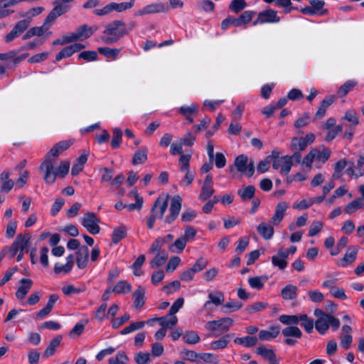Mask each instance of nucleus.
<instances>
[{"label":"nucleus","instance_id":"f257e3e1","mask_svg":"<svg viewBox=\"0 0 364 364\" xmlns=\"http://www.w3.org/2000/svg\"><path fill=\"white\" fill-rule=\"evenodd\" d=\"M135 26L133 21L127 24L122 20H114L105 26L102 39L106 44H113L128 35Z\"/></svg>","mask_w":364,"mask_h":364},{"label":"nucleus","instance_id":"f03ea898","mask_svg":"<svg viewBox=\"0 0 364 364\" xmlns=\"http://www.w3.org/2000/svg\"><path fill=\"white\" fill-rule=\"evenodd\" d=\"M314 314L317 318L315 321V328L320 334L324 335L330 327L333 331L339 328L340 321L332 314H326L321 309H316Z\"/></svg>","mask_w":364,"mask_h":364},{"label":"nucleus","instance_id":"7ed1b4c3","mask_svg":"<svg viewBox=\"0 0 364 364\" xmlns=\"http://www.w3.org/2000/svg\"><path fill=\"white\" fill-rule=\"evenodd\" d=\"M62 152L63 150L56 148L55 144L46 154L43 161L39 167V170L43 173L44 181L52 182L53 181V165H56L57 159Z\"/></svg>","mask_w":364,"mask_h":364},{"label":"nucleus","instance_id":"20e7f679","mask_svg":"<svg viewBox=\"0 0 364 364\" xmlns=\"http://www.w3.org/2000/svg\"><path fill=\"white\" fill-rule=\"evenodd\" d=\"M168 195H160L151 208V215L146 221L147 228L151 230L156 219H161L168 207Z\"/></svg>","mask_w":364,"mask_h":364},{"label":"nucleus","instance_id":"39448f33","mask_svg":"<svg viewBox=\"0 0 364 364\" xmlns=\"http://www.w3.org/2000/svg\"><path fill=\"white\" fill-rule=\"evenodd\" d=\"M31 235L30 233L18 234L15 240L9 247V252L10 258H13L18 253V250L28 252V247L30 245Z\"/></svg>","mask_w":364,"mask_h":364},{"label":"nucleus","instance_id":"423d86ee","mask_svg":"<svg viewBox=\"0 0 364 364\" xmlns=\"http://www.w3.org/2000/svg\"><path fill=\"white\" fill-rule=\"evenodd\" d=\"M234 165L239 172L247 177H251L255 172L253 160L251 159L249 161L248 157L244 154H240L235 158Z\"/></svg>","mask_w":364,"mask_h":364},{"label":"nucleus","instance_id":"0eeeda50","mask_svg":"<svg viewBox=\"0 0 364 364\" xmlns=\"http://www.w3.org/2000/svg\"><path fill=\"white\" fill-rule=\"evenodd\" d=\"M182 207V198L180 196H174L171 199L169 207V213L167 215L164 221L165 223L171 224L178 216Z\"/></svg>","mask_w":364,"mask_h":364},{"label":"nucleus","instance_id":"6e6552de","mask_svg":"<svg viewBox=\"0 0 364 364\" xmlns=\"http://www.w3.org/2000/svg\"><path fill=\"white\" fill-rule=\"evenodd\" d=\"M280 21V18L277 15V11L271 9L259 12L257 18L252 22L254 26L264 23H275Z\"/></svg>","mask_w":364,"mask_h":364},{"label":"nucleus","instance_id":"1a4fd4ad","mask_svg":"<svg viewBox=\"0 0 364 364\" xmlns=\"http://www.w3.org/2000/svg\"><path fill=\"white\" fill-rule=\"evenodd\" d=\"M233 324V320L231 318L225 317L218 320L208 321L205 327L209 331H220V333L227 332Z\"/></svg>","mask_w":364,"mask_h":364},{"label":"nucleus","instance_id":"9d476101","mask_svg":"<svg viewBox=\"0 0 364 364\" xmlns=\"http://www.w3.org/2000/svg\"><path fill=\"white\" fill-rule=\"evenodd\" d=\"M31 23V17L18 21L12 30L5 36V41L9 43L22 34L29 26Z\"/></svg>","mask_w":364,"mask_h":364},{"label":"nucleus","instance_id":"9b49d317","mask_svg":"<svg viewBox=\"0 0 364 364\" xmlns=\"http://www.w3.org/2000/svg\"><path fill=\"white\" fill-rule=\"evenodd\" d=\"M98 223L99 219L94 213L91 212L85 213L81 219V224L92 235L100 232V228L98 225Z\"/></svg>","mask_w":364,"mask_h":364},{"label":"nucleus","instance_id":"f8f14e48","mask_svg":"<svg viewBox=\"0 0 364 364\" xmlns=\"http://www.w3.org/2000/svg\"><path fill=\"white\" fill-rule=\"evenodd\" d=\"M85 48V46L80 43H75L63 48L55 57L56 61H60L63 58L70 57L74 53L79 52Z\"/></svg>","mask_w":364,"mask_h":364},{"label":"nucleus","instance_id":"ddd939ff","mask_svg":"<svg viewBox=\"0 0 364 364\" xmlns=\"http://www.w3.org/2000/svg\"><path fill=\"white\" fill-rule=\"evenodd\" d=\"M288 208L289 204L285 201L280 202L276 205L274 214L270 220L272 225H278L282 221Z\"/></svg>","mask_w":364,"mask_h":364},{"label":"nucleus","instance_id":"4468645a","mask_svg":"<svg viewBox=\"0 0 364 364\" xmlns=\"http://www.w3.org/2000/svg\"><path fill=\"white\" fill-rule=\"evenodd\" d=\"M166 10V6L164 4H151L138 10L135 12L134 16H144L146 14H152L164 12Z\"/></svg>","mask_w":364,"mask_h":364},{"label":"nucleus","instance_id":"2eb2a0df","mask_svg":"<svg viewBox=\"0 0 364 364\" xmlns=\"http://www.w3.org/2000/svg\"><path fill=\"white\" fill-rule=\"evenodd\" d=\"M97 29L98 27L97 26H89L87 24H82L79 26L74 33L77 41H82L92 36Z\"/></svg>","mask_w":364,"mask_h":364},{"label":"nucleus","instance_id":"dca6fc26","mask_svg":"<svg viewBox=\"0 0 364 364\" xmlns=\"http://www.w3.org/2000/svg\"><path fill=\"white\" fill-rule=\"evenodd\" d=\"M11 173L4 171L0 174V192L8 193L14 186V181L9 178Z\"/></svg>","mask_w":364,"mask_h":364},{"label":"nucleus","instance_id":"f3484780","mask_svg":"<svg viewBox=\"0 0 364 364\" xmlns=\"http://www.w3.org/2000/svg\"><path fill=\"white\" fill-rule=\"evenodd\" d=\"M20 285L16 291V296L18 299H23L31 289L33 282L31 279L22 278L19 281Z\"/></svg>","mask_w":364,"mask_h":364},{"label":"nucleus","instance_id":"a211bd4d","mask_svg":"<svg viewBox=\"0 0 364 364\" xmlns=\"http://www.w3.org/2000/svg\"><path fill=\"white\" fill-rule=\"evenodd\" d=\"M287 259V255L283 252V249H279L277 254L272 257V263L280 270H284L288 264Z\"/></svg>","mask_w":364,"mask_h":364},{"label":"nucleus","instance_id":"6ab92c4d","mask_svg":"<svg viewBox=\"0 0 364 364\" xmlns=\"http://www.w3.org/2000/svg\"><path fill=\"white\" fill-rule=\"evenodd\" d=\"M70 168V163L68 161H62L58 168H55V165H53V181L52 182L45 181L47 184H53L56 179V177L58 176L63 178L65 177Z\"/></svg>","mask_w":364,"mask_h":364},{"label":"nucleus","instance_id":"aec40b11","mask_svg":"<svg viewBox=\"0 0 364 364\" xmlns=\"http://www.w3.org/2000/svg\"><path fill=\"white\" fill-rule=\"evenodd\" d=\"M257 230L259 235L264 240H270L274 233L273 226L264 222L257 225Z\"/></svg>","mask_w":364,"mask_h":364},{"label":"nucleus","instance_id":"412c9836","mask_svg":"<svg viewBox=\"0 0 364 364\" xmlns=\"http://www.w3.org/2000/svg\"><path fill=\"white\" fill-rule=\"evenodd\" d=\"M62 339L63 336L61 335H58L52 339L43 353V358H48L53 355Z\"/></svg>","mask_w":364,"mask_h":364},{"label":"nucleus","instance_id":"4be33fe9","mask_svg":"<svg viewBox=\"0 0 364 364\" xmlns=\"http://www.w3.org/2000/svg\"><path fill=\"white\" fill-rule=\"evenodd\" d=\"M89 257V250L86 246H81L77 252V265L80 269L86 267Z\"/></svg>","mask_w":364,"mask_h":364},{"label":"nucleus","instance_id":"5701e85b","mask_svg":"<svg viewBox=\"0 0 364 364\" xmlns=\"http://www.w3.org/2000/svg\"><path fill=\"white\" fill-rule=\"evenodd\" d=\"M145 288L139 286L133 293L134 305L136 309H140L145 303L144 300Z\"/></svg>","mask_w":364,"mask_h":364},{"label":"nucleus","instance_id":"b1692460","mask_svg":"<svg viewBox=\"0 0 364 364\" xmlns=\"http://www.w3.org/2000/svg\"><path fill=\"white\" fill-rule=\"evenodd\" d=\"M280 331V328L278 326H272L270 327L269 331L261 330L259 332V338L262 341H269L276 338Z\"/></svg>","mask_w":364,"mask_h":364},{"label":"nucleus","instance_id":"393cba45","mask_svg":"<svg viewBox=\"0 0 364 364\" xmlns=\"http://www.w3.org/2000/svg\"><path fill=\"white\" fill-rule=\"evenodd\" d=\"M49 28V26H45L43 24L41 26L38 27H32L23 36V40H28L33 36H41L44 34V33L48 31Z\"/></svg>","mask_w":364,"mask_h":364},{"label":"nucleus","instance_id":"a878e982","mask_svg":"<svg viewBox=\"0 0 364 364\" xmlns=\"http://www.w3.org/2000/svg\"><path fill=\"white\" fill-rule=\"evenodd\" d=\"M357 253L358 248L356 247L351 246L348 247L342 259L341 266L346 267L348 264L353 263L356 259Z\"/></svg>","mask_w":364,"mask_h":364},{"label":"nucleus","instance_id":"bb28decb","mask_svg":"<svg viewBox=\"0 0 364 364\" xmlns=\"http://www.w3.org/2000/svg\"><path fill=\"white\" fill-rule=\"evenodd\" d=\"M15 6V0H0V18H6L14 12V10L6 9Z\"/></svg>","mask_w":364,"mask_h":364},{"label":"nucleus","instance_id":"cd10ccee","mask_svg":"<svg viewBox=\"0 0 364 364\" xmlns=\"http://www.w3.org/2000/svg\"><path fill=\"white\" fill-rule=\"evenodd\" d=\"M208 299H209L204 304V308H208L211 304L215 306L222 304L224 301V295L221 291L210 293L208 294Z\"/></svg>","mask_w":364,"mask_h":364},{"label":"nucleus","instance_id":"c85d7f7f","mask_svg":"<svg viewBox=\"0 0 364 364\" xmlns=\"http://www.w3.org/2000/svg\"><path fill=\"white\" fill-rule=\"evenodd\" d=\"M232 334H226L217 341L211 342L210 348L211 350H216L223 349L227 347L230 341Z\"/></svg>","mask_w":364,"mask_h":364},{"label":"nucleus","instance_id":"c756f323","mask_svg":"<svg viewBox=\"0 0 364 364\" xmlns=\"http://www.w3.org/2000/svg\"><path fill=\"white\" fill-rule=\"evenodd\" d=\"M148 149L146 147H141L138 149L134 154L132 158V164L134 165L141 164L147 160Z\"/></svg>","mask_w":364,"mask_h":364},{"label":"nucleus","instance_id":"7c9ffc66","mask_svg":"<svg viewBox=\"0 0 364 364\" xmlns=\"http://www.w3.org/2000/svg\"><path fill=\"white\" fill-rule=\"evenodd\" d=\"M282 296L285 300H291L297 297V287L293 284H288L281 291Z\"/></svg>","mask_w":364,"mask_h":364},{"label":"nucleus","instance_id":"2f4dec72","mask_svg":"<svg viewBox=\"0 0 364 364\" xmlns=\"http://www.w3.org/2000/svg\"><path fill=\"white\" fill-rule=\"evenodd\" d=\"M127 227L122 225L114 229L112 235V241L114 244H117L121 240L127 236Z\"/></svg>","mask_w":364,"mask_h":364},{"label":"nucleus","instance_id":"473e14b6","mask_svg":"<svg viewBox=\"0 0 364 364\" xmlns=\"http://www.w3.org/2000/svg\"><path fill=\"white\" fill-rule=\"evenodd\" d=\"M63 14H65V12L63 11L60 6L54 5L53 9L50 11V12L48 14V15L44 20L43 24L45 26H47L48 24L53 23L58 16H61Z\"/></svg>","mask_w":364,"mask_h":364},{"label":"nucleus","instance_id":"72a5a7b5","mask_svg":"<svg viewBox=\"0 0 364 364\" xmlns=\"http://www.w3.org/2000/svg\"><path fill=\"white\" fill-rule=\"evenodd\" d=\"M258 339L256 336H245L241 338H236L234 340V343L238 345H241L246 348H250L257 344Z\"/></svg>","mask_w":364,"mask_h":364},{"label":"nucleus","instance_id":"f704fd0d","mask_svg":"<svg viewBox=\"0 0 364 364\" xmlns=\"http://www.w3.org/2000/svg\"><path fill=\"white\" fill-rule=\"evenodd\" d=\"M112 291L116 294H127L132 291V286L127 281L120 280L112 289Z\"/></svg>","mask_w":364,"mask_h":364},{"label":"nucleus","instance_id":"c9c22d12","mask_svg":"<svg viewBox=\"0 0 364 364\" xmlns=\"http://www.w3.org/2000/svg\"><path fill=\"white\" fill-rule=\"evenodd\" d=\"M168 259V254L166 252H161L156 254L154 259L150 262L151 268L155 269L161 267L165 264Z\"/></svg>","mask_w":364,"mask_h":364},{"label":"nucleus","instance_id":"e433bc0d","mask_svg":"<svg viewBox=\"0 0 364 364\" xmlns=\"http://www.w3.org/2000/svg\"><path fill=\"white\" fill-rule=\"evenodd\" d=\"M97 50L100 54L112 60L116 59L121 51L119 48H111L109 47H100Z\"/></svg>","mask_w":364,"mask_h":364},{"label":"nucleus","instance_id":"4c0bfd02","mask_svg":"<svg viewBox=\"0 0 364 364\" xmlns=\"http://www.w3.org/2000/svg\"><path fill=\"white\" fill-rule=\"evenodd\" d=\"M153 321H159V323L162 328H167L174 326L178 322V318L176 316H171L169 318H168L167 316H161L159 318H154Z\"/></svg>","mask_w":364,"mask_h":364},{"label":"nucleus","instance_id":"58836bf2","mask_svg":"<svg viewBox=\"0 0 364 364\" xmlns=\"http://www.w3.org/2000/svg\"><path fill=\"white\" fill-rule=\"evenodd\" d=\"M135 3V0H130L129 2L115 3L111 2L112 11H117L118 13L123 12L128 9H132Z\"/></svg>","mask_w":364,"mask_h":364},{"label":"nucleus","instance_id":"ea45409f","mask_svg":"<svg viewBox=\"0 0 364 364\" xmlns=\"http://www.w3.org/2000/svg\"><path fill=\"white\" fill-rule=\"evenodd\" d=\"M268 277L265 276L250 277L248 279L249 285L255 289H261L263 288L264 283L267 281Z\"/></svg>","mask_w":364,"mask_h":364},{"label":"nucleus","instance_id":"a19ab883","mask_svg":"<svg viewBox=\"0 0 364 364\" xmlns=\"http://www.w3.org/2000/svg\"><path fill=\"white\" fill-rule=\"evenodd\" d=\"M282 335L285 337H294L300 338L302 336L301 331L295 326H290L284 328L282 331Z\"/></svg>","mask_w":364,"mask_h":364},{"label":"nucleus","instance_id":"79ce46f5","mask_svg":"<svg viewBox=\"0 0 364 364\" xmlns=\"http://www.w3.org/2000/svg\"><path fill=\"white\" fill-rule=\"evenodd\" d=\"M358 85V82L354 80H347L343 85H342L338 90V95L339 97L346 96L353 87Z\"/></svg>","mask_w":364,"mask_h":364},{"label":"nucleus","instance_id":"37998d69","mask_svg":"<svg viewBox=\"0 0 364 364\" xmlns=\"http://www.w3.org/2000/svg\"><path fill=\"white\" fill-rule=\"evenodd\" d=\"M255 193V188L253 186H248L244 189H239L237 195L242 200L252 199Z\"/></svg>","mask_w":364,"mask_h":364},{"label":"nucleus","instance_id":"c03bdc74","mask_svg":"<svg viewBox=\"0 0 364 364\" xmlns=\"http://www.w3.org/2000/svg\"><path fill=\"white\" fill-rule=\"evenodd\" d=\"M364 205L363 198H358L349 203L345 208L344 211L348 214H351L357 210L363 208Z\"/></svg>","mask_w":364,"mask_h":364},{"label":"nucleus","instance_id":"a18cd8bd","mask_svg":"<svg viewBox=\"0 0 364 364\" xmlns=\"http://www.w3.org/2000/svg\"><path fill=\"white\" fill-rule=\"evenodd\" d=\"M306 144L301 137H293L289 144V149L291 151H301L306 149Z\"/></svg>","mask_w":364,"mask_h":364},{"label":"nucleus","instance_id":"49530a36","mask_svg":"<svg viewBox=\"0 0 364 364\" xmlns=\"http://www.w3.org/2000/svg\"><path fill=\"white\" fill-rule=\"evenodd\" d=\"M186 244L187 242L185 238L180 237L169 246L168 249L172 252H181L186 247Z\"/></svg>","mask_w":364,"mask_h":364},{"label":"nucleus","instance_id":"de8ad7c7","mask_svg":"<svg viewBox=\"0 0 364 364\" xmlns=\"http://www.w3.org/2000/svg\"><path fill=\"white\" fill-rule=\"evenodd\" d=\"M299 319L301 327H303L308 333H311L314 328V325L315 324L314 320L308 317L306 314H301Z\"/></svg>","mask_w":364,"mask_h":364},{"label":"nucleus","instance_id":"09e8293b","mask_svg":"<svg viewBox=\"0 0 364 364\" xmlns=\"http://www.w3.org/2000/svg\"><path fill=\"white\" fill-rule=\"evenodd\" d=\"M256 353L264 359L272 360L276 358V354L272 349L267 348L264 345L256 349Z\"/></svg>","mask_w":364,"mask_h":364},{"label":"nucleus","instance_id":"8fccbe9b","mask_svg":"<svg viewBox=\"0 0 364 364\" xmlns=\"http://www.w3.org/2000/svg\"><path fill=\"white\" fill-rule=\"evenodd\" d=\"M112 132L113 136L111 141V146L114 149H118L122 139V131L119 128L115 127L113 129Z\"/></svg>","mask_w":364,"mask_h":364},{"label":"nucleus","instance_id":"3c124183","mask_svg":"<svg viewBox=\"0 0 364 364\" xmlns=\"http://www.w3.org/2000/svg\"><path fill=\"white\" fill-rule=\"evenodd\" d=\"M300 315H281L279 320L286 325H296L300 321Z\"/></svg>","mask_w":364,"mask_h":364},{"label":"nucleus","instance_id":"603ef678","mask_svg":"<svg viewBox=\"0 0 364 364\" xmlns=\"http://www.w3.org/2000/svg\"><path fill=\"white\" fill-rule=\"evenodd\" d=\"M342 120L348 121L350 123L348 126H350V127H356L359 124L357 113L354 110L347 111L345 116L342 118Z\"/></svg>","mask_w":364,"mask_h":364},{"label":"nucleus","instance_id":"864d4df0","mask_svg":"<svg viewBox=\"0 0 364 364\" xmlns=\"http://www.w3.org/2000/svg\"><path fill=\"white\" fill-rule=\"evenodd\" d=\"M198 111V105L195 104H191L190 106H182L178 109V113L184 117L196 114Z\"/></svg>","mask_w":364,"mask_h":364},{"label":"nucleus","instance_id":"5fc2aeb1","mask_svg":"<svg viewBox=\"0 0 364 364\" xmlns=\"http://www.w3.org/2000/svg\"><path fill=\"white\" fill-rule=\"evenodd\" d=\"M182 339L184 343L188 344H196L199 342L200 337L199 336L193 331H186Z\"/></svg>","mask_w":364,"mask_h":364},{"label":"nucleus","instance_id":"6e6d98bb","mask_svg":"<svg viewBox=\"0 0 364 364\" xmlns=\"http://www.w3.org/2000/svg\"><path fill=\"white\" fill-rule=\"evenodd\" d=\"M346 126L345 123L336 126L328 130V133L325 137L326 141H331L336 138V136L343 131V127Z\"/></svg>","mask_w":364,"mask_h":364},{"label":"nucleus","instance_id":"4d7b16f0","mask_svg":"<svg viewBox=\"0 0 364 364\" xmlns=\"http://www.w3.org/2000/svg\"><path fill=\"white\" fill-rule=\"evenodd\" d=\"M256 14L254 11H245L240 14V16L237 18L240 27L242 25H246L249 23L252 19L253 16Z\"/></svg>","mask_w":364,"mask_h":364},{"label":"nucleus","instance_id":"13d9d810","mask_svg":"<svg viewBox=\"0 0 364 364\" xmlns=\"http://www.w3.org/2000/svg\"><path fill=\"white\" fill-rule=\"evenodd\" d=\"M267 306V303L260 302V301L255 302L254 304L249 305L245 309V311L247 314H255V313H257V312H259V311H261L265 309Z\"/></svg>","mask_w":364,"mask_h":364},{"label":"nucleus","instance_id":"bf43d9fd","mask_svg":"<svg viewBox=\"0 0 364 364\" xmlns=\"http://www.w3.org/2000/svg\"><path fill=\"white\" fill-rule=\"evenodd\" d=\"M247 6L245 0H232L229 5V9L235 14H238Z\"/></svg>","mask_w":364,"mask_h":364},{"label":"nucleus","instance_id":"052dcab7","mask_svg":"<svg viewBox=\"0 0 364 364\" xmlns=\"http://www.w3.org/2000/svg\"><path fill=\"white\" fill-rule=\"evenodd\" d=\"M316 154H317V149L313 148L311 149L308 154L302 160V164H304L306 167H308L309 169L312 166V163L315 161L316 159Z\"/></svg>","mask_w":364,"mask_h":364},{"label":"nucleus","instance_id":"680f3d73","mask_svg":"<svg viewBox=\"0 0 364 364\" xmlns=\"http://www.w3.org/2000/svg\"><path fill=\"white\" fill-rule=\"evenodd\" d=\"M144 325H145V322L144 321H137V322L132 323L129 326H128L126 328H124L120 332V334L121 335L128 334V333H132V332H133L134 331H136V330L142 328L144 326Z\"/></svg>","mask_w":364,"mask_h":364},{"label":"nucleus","instance_id":"e2e57ef3","mask_svg":"<svg viewBox=\"0 0 364 364\" xmlns=\"http://www.w3.org/2000/svg\"><path fill=\"white\" fill-rule=\"evenodd\" d=\"M97 53L95 50H85L78 55L79 59H82L87 62L94 61L97 59Z\"/></svg>","mask_w":364,"mask_h":364},{"label":"nucleus","instance_id":"0e129e2a","mask_svg":"<svg viewBox=\"0 0 364 364\" xmlns=\"http://www.w3.org/2000/svg\"><path fill=\"white\" fill-rule=\"evenodd\" d=\"M198 213L195 210L188 208L182 213L181 220L183 223H188L195 219Z\"/></svg>","mask_w":364,"mask_h":364},{"label":"nucleus","instance_id":"69168bd1","mask_svg":"<svg viewBox=\"0 0 364 364\" xmlns=\"http://www.w3.org/2000/svg\"><path fill=\"white\" fill-rule=\"evenodd\" d=\"M282 166L280 169V173L287 175L288 174L291 168L292 163L290 161V158L289 157V155H286L282 156Z\"/></svg>","mask_w":364,"mask_h":364},{"label":"nucleus","instance_id":"338daca9","mask_svg":"<svg viewBox=\"0 0 364 364\" xmlns=\"http://www.w3.org/2000/svg\"><path fill=\"white\" fill-rule=\"evenodd\" d=\"M199 358L208 363L218 364L220 362L218 355L209 353H200Z\"/></svg>","mask_w":364,"mask_h":364},{"label":"nucleus","instance_id":"774afa93","mask_svg":"<svg viewBox=\"0 0 364 364\" xmlns=\"http://www.w3.org/2000/svg\"><path fill=\"white\" fill-rule=\"evenodd\" d=\"M323 226V225L321 221H313L309 227V236L313 237L318 235L322 230Z\"/></svg>","mask_w":364,"mask_h":364}]
</instances>
